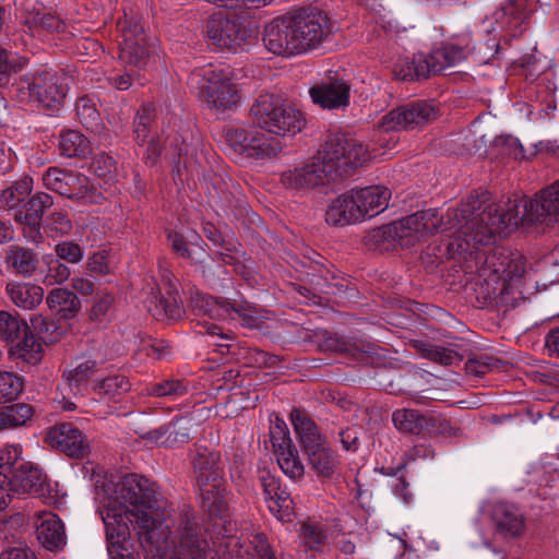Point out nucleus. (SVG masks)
<instances>
[{
	"label": "nucleus",
	"mask_w": 559,
	"mask_h": 559,
	"mask_svg": "<svg viewBox=\"0 0 559 559\" xmlns=\"http://www.w3.org/2000/svg\"><path fill=\"white\" fill-rule=\"evenodd\" d=\"M559 219V212H414L405 218L384 225L372 231V239L380 249L393 245L408 247L426 234L453 230L461 253L483 257L477 253L478 245L496 242L521 228L526 233H542Z\"/></svg>",
	"instance_id": "nucleus-1"
},
{
	"label": "nucleus",
	"mask_w": 559,
	"mask_h": 559,
	"mask_svg": "<svg viewBox=\"0 0 559 559\" xmlns=\"http://www.w3.org/2000/svg\"><path fill=\"white\" fill-rule=\"evenodd\" d=\"M99 513L105 525L109 559H135L129 549L131 531L153 559H157L169 538L164 525L166 501L158 488L135 474L104 484L98 493Z\"/></svg>",
	"instance_id": "nucleus-2"
},
{
	"label": "nucleus",
	"mask_w": 559,
	"mask_h": 559,
	"mask_svg": "<svg viewBox=\"0 0 559 559\" xmlns=\"http://www.w3.org/2000/svg\"><path fill=\"white\" fill-rule=\"evenodd\" d=\"M373 156L357 140L344 134H331L312 162L302 168L285 173L283 182L296 190L318 189L328 193V186L337 177L346 176Z\"/></svg>",
	"instance_id": "nucleus-3"
},
{
	"label": "nucleus",
	"mask_w": 559,
	"mask_h": 559,
	"mask_svg": "<svg viewBox=\"0 0 559 559\" xmlns=\"http://www.w3.org/2000/svg\"><path fill=\"white\" fill-rule=\"evenodd\" d=\"M332 33L328 15L318 10L274 19L264 28L265 48L278 56H293L317 48Z\"/></svg>",
	"instance_id": "nucleus-4"
},
{
	"label": "nucleus",
	"mask_w": 559,
	"mask_h": 559,
	"mask_svg": "<svg viewBox=\"0 0 559 559\" xmlns=\"http://www.w3.org/2000/svg\"><path fill=\"white\" fill-rule=\"evenodd\" d=\"M192 464L203 507L211 515L223 518L227 502L224 495V469L219 453L197 445Z\"/></svg>",
	"instance_id": "nucleus-5"
},
{
	"label": "nucleus",
	"mask_w": 559,
	"mask_h": 559,
	"mask_svg": "<svg viewBox=\"0 0 559 559\" xmlns=\"http://www.w3.org/2000/svg\"><path fill=\"white\" fill-rule=\"evenodd\" d=\"M250 115L260 129L278 136L294 135L305 127L302 112L275 94H261L252 104Z\"/></svg>",
	"instance_id": "nucleus-6"
},
{
	"label": "nucleus",
	"mask_w": 559,
	"mask_h": 559,
	"mask_svg": "<svg viewBox=\"0 0 559 559\" xmlns=\"http://www.w3.org/2000/svg\"><path fill=\"white\" fill-rule=\"evenodd\" d=\"M157 559H209L205 533L192 512L178 515Z\"/></svg>",
	"instance_id": "nucleus-7"
},
{
	"label": "nucleus",
	"mask_w": 559,
	"mask_h": 559,
	"mask_svg": "<svg viewBox=\"0 0 559 559\" xmlns=\"http://www.w3.org/2000/svg\"><path fill=\"white\" fill-rule=\"evenodd\" d=\"M191 82L198 83L206 104L216 110L235 108L240 102L237 86L231 80V72L224 68H209L193 73Z\"/></svg>",
	"instance_id": "nucleus-8"
},
{
	"label": "nucleus",
	"mask_w": 559,
	"mask_h": 559,
	"mask_svg": "<svg viewBox=\"0 0 559 559\" xmlns=\"http://www.w3.org/2000/svg\"><path fill=\"white\" fill-rule=\"evenodd\" d=\"M257 34L254 27L223 12L213 13L206 24L209 43L219 49L242 50L257 38Z\"/></svg>",
	"instance_id": "nucleus-9"
},
{
	"label": "nucleus",
	"mask_w": 559,
	"mask_h": 559,
	"mask_svg": "<svg viewBox=\"0 0 559 559\" xmlns=\"http://www.w3.org/2000/svg\"><path fill=\"white\" fill-rule=\"evenodd\" d=\"M67 76L52 70L37 71L21 81L20 99H34L48 109H59L67 93Z\"/></svg>",
	"instance_id": "nucleus-10"
},
{
	"label": "nucleus",
	"mask_w": 559,
	"mask_h": 559,
	"mask_svg": "<svg viewBox=\"0 0 559 559\" xmlns=\"http://www.w3.org/2000/svg\"><path fill=\"white\" fill-rule=\"evenodd\" d=\"M43 181L46 188L69 199H78L83 205L99 203L103 198L102 193L88 186L86 176L73 170L50 167L45 171Z\"/></svg>",
	"instance_id": "nucleus-11"
},
{
	"label": "nucleus",
	"mask_w": 559,
	"mask_h": 559,
	"mask_svg": "<svg viewBox=\"0 0 559 559\" xmlns=\"http://www.w3.org/2000/svg\"><path fill=\"white\" fill-rule=\"evenodd\" d=\"M98 370V362L87 356L75 358L72 364L64 369L62 378L63 385L57 388L53 402L57 403L63 411L72 412L76 409V405L69 399V394L74 396L83 395L86 382Z\"/></svg>",
	"instance_id": "nucleus-12"
},
{
	"label": "nucleus",
	"mask_w": 559,
	"mask_h": 559,
	"mask_svg": "<svg viewBox=\"0 0 559 559\" xmlns=\"http://www.w3.org/2000/svg\"><path fill=\"white\" fill-rule=\"evenodd\" d=\"M119 29L122 33L119 58L126 64L144 69L150 61V50L143 27L133 17L126 16L119 23Z\"/></svg>",
	"instance_id": "nucleus-13"
},
{
	"label": "nucleus",
	"mask_w": 559,
	"mask_h": 559,
	"mask_svg": "<svg viewBox=\"0 0 559 559\" xmlns=\"http://www.w3.org/2000/svg\"><path fill=\"white\" fill-rule=\"evenodd\" d=\"M391 191L383 186L353 188L337 195L330 210H388Z\"/></svg>",
	"instance_id": "nucleus-14"
},
{
	"label": "nucleus",
	"mask_w": 559,
	"mask_h": 559,
	"mask_svg": "<svg viewBox=\"0 0 559 559\" xmlns=\"http://www.w3.org/2000/svg\"><path fill=\"white\" fill-rule=\"evenodd\" d=\"M394 427L404 433H419L424 430L431 435L451 436L453 428L447 419L435 416L431 413L420 414L409 408H400L393 412Z\"/></svg>",
	"instance_id": "nucleus-15"
},
{
	"label": "nucleus",
	"mask_w": 559,
	"mask_h": 559,
	"mask_svg": "<svg viewBox=\"0 0 559 559\" xmlns=\"http://www.w3.org/2000/svg\"><path fill=\"white\" fill-rule=\"evenodd\" d=\"M436 115L437 110L432 104L417 102L409 106L391 110L384 115L379 122V129L382 132H390L419 127L433 120Z\"/></svg>",
	"instance_id": "nucleus-16"
},
{
	"label": "nucleus",
	"mask_w": 559,
	"mask_h": 559,
	"mask_svg": "<svg viewBox=\"0 0 559 559\" xmlns=\"http://www.w3.org/2000/svg\"><path fill=\"white\" fill-rule=\"evenodd\" d=\"M349 84L337 75L328 76L309 90L316 105L325 109H334L348 105Z\"/></svg>",
	"instance_id": "nucleus-17"
},
{
	"label": "nucleus",
	"mask_w": 559,
	"mask_h": 559,
	"mask_svg": "<svg viewBox=\"0 0 559 559\" xmlns=\"http://www.w3.org/2000/svg\"><path fill=\"white\" fill-rule=\"evenodd\" d=\"M13 497L23 498L26 495H41L46 486V475L31 463H21L17 469L8 475Z\"/></svg>",
	"instance_id": "nucleus-18"
},
{
	"label": "nucleus",
	"mask_w": 559,
	"mask_h": 559,
	"mask_svg": "<svg viewBox=\"0 0 559 559\" xmlns=\"http://www.w3.org/2000/svg\"><path fill=\"white\" fill-rule=\"evenodd\" d=\"M267 508L280 521L289 522L294 511V502L289 492L282 489L276 477L266 474L261 477Z\"/></svg>",
	"instance_id": "nucleus-19"
},
{
	"label": "nucleus",
	"mask_w": 559,
	"mask_h": 559,
	"mask_svg": "<svg viewBox=\"0 0 559 559\" xmlns=\"http://www.w3.org/2000/svg\"><path fill=\"white\" fill-rule=\"evenodd\" d=\"M168 240L173 251L192 264H202L206 259L204 241L194 230L171 231Z\"/></svg>",
	"instance_id": "nucleus-20"
},
{
	"label": "nucleus",
	"mask_w": 559,
	"mask_h": 559,
	"mask_svg": "<svg viewBox=\"0 0 559 559\" xmlns=\"http://www.w3.org/2000/svg\"><path fill=\"white\" fill-rule=\"evenodd\" d=\"M48 440L52 447L58 448L69 456H81L87 448L82 431L72 424L64 423L55 426L48 433Z\"/></svg>",
	"instance_id": "nucleus-21"
},
{
	"label": "nucleus",
	"mask_w": 559,
	"mask_h": 559,
	"mask_svg": "<svg viewBox=\"0 0 559 559\" xmlns=\"http://www.w3.org/2000/svg\"><path fill=\"white\" fill-rule=\"evenodd\" d=\"M35 525L37 538L45 548L56 550L66 545L64 525L57 514L48 511L38 512Z\"/></svg>",
	"instance_id": "nucleus-22"
},
{
	"label": "nucleus",
	"mask_w": 559,
	"mask_h": 559,
	"mask_svg": "<svg viewBox=\"0 0 559 559\" xmlns=\"http://www.w3.org/2000/svg\"><path fill=\"white\" fill-rule=\"evenodd\" d=\"M22 23L32 36H45L47 34L63 33L66 23L57 15L39 8L25 9L22 14Z\"/></svg>",
	"instance_id": "nucleus-23"
},
{
	"label": "nucleus",
	"mask_w": 559,
	"mask_h": 559,
	"mask_svg": "<svg viewBox=\"0 0 559 559\" xmlns=\"http://www.w3.org/2000/svg\"><path fill=\"white\" fill-rule=\"evenodd\" d=\"M290 420L304 454L326 444L316 423L300 409H293Z\"/></svg>",
	"instance_id": "nucleus-24"
},
{
	"label": "nucleus",
	"mask_w": 559,
	"mask_h": 559,
	"mask_svg": "<svg viewBox=\"0 0 559 559\" xmlns=\"http://www.w3.org/2000/svg\"><path fill=\"white\" fill-rule=\"evenodd\" d=\"M197 432V424L191 417H181L167 427L154 431L157 443L165 447H179L187 443Z\"/></svg>",
	"instance_id": "nucleus-25"
},
{
	"label": "nucleus",
	"mask_w": 559,
	"mask_h": 559,
	"mask_svg": "<svg viewBox=\"0 0 559 559\" xmlns=\"http://www.w3.org/2000/svg\"><path fill=\"white\" fill-rule=\"evenodd\" d=\"M508 210H559V180L542 190L533 199L518 193L508 198Z\"/></svg>",
	"instance_id": "nucleus-26"
},
{
	"label": "nucleus",
	"mask_w": 559,
	"mask_h": 559,
	"mask_svg": "<svg viewBox=\"0 0 559 559\" xmlns=\"http://www.w3.org/2000/svg\"><path fill=\"white\" fill-rule=\"evenodd\" d=\"M537 0H511L495 12L502 29L516 28L536 10Z\"/></svg>",
	"instance_id": "nucleus-27"
},
{
	"label": "nucleus",
	"mask_w": 559,
	"mask_h": 559,
	"mask_svg": "<svg viewBox=\"0 0 559 559\" xmlns=\"http://www.w3.org/2000/svg\"><path fill=\"white\" fill-rule=\"evenodd\" d=\"M5 293L13 305L24 310H33L44 299V289L31 282L10 281Z\"/></svg>",
	"instance_id": "nucleus-28"
},
{
	"label": "nucleus",
	"mask_w": 559,
	"mask_h": 559,
	"mask_svg": "<svg viewBox=\"0 0 559 559\" xmlns=\"http://www.w3.org/2000/svg\"><path fill=\"white\" fill-rule=\"evenodd\" d=\"M492 520L499 532L506 536H519L525 528L523 514L514 504L507 502H497L493 506Z\"/></svg>",
	"instance_id": "nucleus-29"
},
{
	"label": "nucleus",
	"mask_w": 559,
	"mask_h": 559,
	"mask_svg": "<svg viewBox=\"0 0 559 559\" xmlns=\"http://www.w3.org/2000/svg\"><path fill=\"white\" fill-rule=\"evenodd\" d=\"M467 57L466 47L454 43H447L431 51L428 60L429 74L442 71L462 63Z\"/></svg>",
	"instance_id": "nucleus-30"
},
{
	"label": "nucleus",
	"mask_w": 559,
	"mask_h": 559,
	"mask_svg": "<svg viewBox=\"0 0 559 559\" xmlns=\"http://www.w3.org/2000/svg\"><path fill=\"white\" fill-rule=\"evenodd\" d=\"M46 304L51 313L59 319H72L81 309V301L73 292L66 288H53L49 292Z\"/></svg>",
	"instance_id": "nucleus-31"
},
{
	"label": "nucleus",
	"mask_w": 559,
	"mask_h": 559,
	"mask_svg": "<svg viewBox=\"0 0 559 559\" xmlns=\"http://www.w3.org/2000/svg\"><path fill=\"white\" fill-rule=\"evenodd\" d=\"M5 260L11 270L25 278L32 277L39 265L36 252L20 246H10L5 251Z\"/></svg>",
	"instance_id": "nucleus-32"
},
{
	"label": "nucleus",
	"mask_w": 559,
	"mask_h": 559,
	"mask_svg": "<svg viewBox=\"0 0 559 559\" xmlns=\"http://www.w3.org/2000/svg\"><path fill=\"white\" fill-rule=\"evenodd\" d=\"M305 455L307 456L309 467L319 477L331 478L338 471L337 455L329 448L328 444L312 450Z\"/></svg>",
	"instance_id": "nucleus-33"
},
{
	"label": "nucleus",
	"mask_w": 559,
	"mask_h": 559,
	"mask_svg": "<svg viewBox=\"0 0 559 559\" xmlns=\"http://www.w3.org/2000/svg\"><path fill=\"white\" fill-rule=\"evenodd\" d=\"M33 189V179L23 177L0 192V210H21Z\"/></svg>",
	"instance_id": "nucleus-34"
},
{
	"label": "nucleus",
	"mask_w": 559,
	"mask_h": 559,
	"mask_svg": "<svg viewBox=\"0 0 559 559\" xmlns=\"http://www.w3.org/2000/svg\"><path fill=\"white\" fill-rule=\"evenodd\" d=\"M246 157L253 159H265L277 156L283 145L280 139L266 136L257 130H251Z\"/></svg>",
	"instance_id": "nucleus-35"
},
{
	"label": "nucleus",
	"mask_w": 559,
	"mask_h": 559,
	"mask_svg": "<svg viewBox=\"0 0 559 559\" xmlns=\"http://www.w3.org/2000/svg\"><path fill=\"white\" fill-rule=\"evenodd\" d=\"M190 307L197 316H207L215 320L225 319L229 312L227 304L202 293L191 297Z\"/></svg>",
	"instance_id": "nucleus-36"
},
{
	"label": "nucleus",
	"mask_w": 559,
	"mask_h": 559,
	"mask_svg": "<svg viewBox=\"0 0 559 559\" xmlns=\"http://www.w3.org/2000/svg\"><path fill=\"white\" fill-rule=\"evenodd\" d=\"M33 416L34 409L26 403L0 407V430L23 427L31 421Z\"/></svg>",
	"instance_id": "nucleus-37"
},
{
	"label": "nucleus",
	"mask_w": 559,
	"mask_h": 559,
	"mask_svg": "<svg viewBox=\"0 0 559 559\" xmlns=\"http://www.w3.org/2000/svg\"><path fill=\"white\" fill-rule=\"evenodd\" d=\"M394 74L401 80L426 79L430 75L428 60L424 55L400 59L394 66Z\"/></svg>",
	"instance_id": "nucleus-38"
},
{
	"label": "nucleus",
	"mask_w": 559,
	"mask_h": 559,
	"mask_svg": "<svg viewBox=\"0 0 559 559\" xmlns=\"http://www.w3.org/2000/svg\"><path fill=\"white\" fill-rule=\"evenodd\" d=\"M276 460L282 472L293 480L304 477L305 467L293 444L275 449Z\"/></svg>",
	"instance_id": "nucleus-39"
},
{
	"label": "nucleus",
	"mask_w": 559,
	"mask_h": 559,
	"mask_svg": "<svg viewBox=\"0 0 559 559\" xmlns=\"http://www.w3.org/2000/svg\"><path fill=\"white\" fill-rule=\"evenodd\" d=\"M59 148L66 157L84 156L90 152V142L75 130H67L60 134Z\"/></svg>",
	"instance_id": "nucleus-40"
},
{
	"label": "nucleus",
	"mask_w": 559,
	"mask_h": 559,
	"mask_svg": "<svg viewBox=\"0 0 559 559\" xmlns=\"http://www.w3.org/2000/svg\"><path fill=\"white\" fill-rule=\"evenodd\" d=\"M130 383L122 374H111L93 381L94 393L109 399H115L128 392Z\"/></svg>",
	"instance_id": "nucleus-41"
},
{
	"label": "nucleus",
	"mask_w": 559,
	"mask_h": 559,
	"mask_svg": "<svg viewBox=\"0 0 559 559\" xmlns=\"http://www.w3.org/2000/svg\"><path fill=\"white\" fill-rule=\"evenodd\" d=\"M300 546L304 550L318 551L324 545L328 534L326 530L320 524L304 523L298 534Z\"/></svg>",
	"instance_id": "nucleus-42"
},
{
	"label": "nucleus",
	"mask_w": 559,
	"mask_h": 559,
	"mask_svg": "<svg viewBox=\"0 0 559 559\" xmlns=\"http://www.w3.org/2000/svg\"><path fill=\"white\" fill-rule=\"evenodd\" d=\"M190 151L188 145L179 147L178 160L176 163L175 173L177 179L180 181L189 180L190 178L200 177V162L197 156L189 155Z\"/></svg>",
	"instance_id": "nucleus-43"
},
{
	"label": "nucleus",
	"mask_w": 559,
	"mask_h": 559,
	"mask_svg": "<svg viewBox=\"0 0 559 559\" xmlns=\"http://www.w3.org/2000/svg\"><path fill=\"white\" fill-rule=\"evenodd\" d=\"M75 110L80 122L88 130L98 131L102 126L100 115L92 98L83 96L76 100Z\"/></svg>",
	"instance_id": "nucleus-44"
},
{
	"label": "nucleus",
	"mask_w": 559,
	"mask_h": 559,
	"mask_svg": "<svg viewBox=\"0 0 559 559\" xmlns=\"http://www.w3.org/2000/svg\"><path fill=\"white\" fill-rule=\"evenodd\" d=\"M24 379L11 371H0V403L16 400L24 390Z\"/></svg>",
	"instance_id": "nucleus-45"
},
{
	"label": "nucleus",
	"mask_w": 559,
	"mask_h": 559,
	"mask_svg": "<svg viewBox=\"0 0 559 559\" xmlns=\"http://www.w3.org/2000/svg\"><path fill=\"white\" fill-rule=\"evenodd\" d=\"M27 330L24 321L8 311H0V340L14 342Z\"/></svg>",
	"instance_id": "nucleus-46"
},
{
	"label": "nucleus",
	"mask_w": 559,
	"mask_h": 559,
	"mask_svg": "<svg viewBox=\"0 0 559 559\" xmlns=\"http://www.w3.org/2000/svg\"><path fill=\"white\" fill-rule=\"evenodd\" d=\"M464 205L467 210H491L492 207H496V210H503V206L508 210V206L512 205V203H509L508 200L503 205L497 203L496 199L492 198L489 191L479 188L472 191L465 198Z\"/></svg>",
	"instance_id": "nucleus-47"
},
{
	"label": "nucleus",
	"mask_w": 559,
	"mask_h": 559,
	"mask_svg": "<svg viewBox=\"0 0 559 559\" xmlns=\"http://www.w3.org/2000/svg\"><path fill=\"white\" fill-rule=\"evenodd\" d=\"M223 135L226 144L235 154L246 156L251 131L242 127H227Z\"/></svg>",
	"instance_id": "nucleus-48"
},
{
	"label": "nucleus",
	"mask_w": 559,
	"mask_h": 559,
	"mask_svg": "<svg viewBox=\"0 0 559 559\" xmlns=\"http://www.w3.org/2000/svg\"><path fill=\"white\" fill-rule=\"evenodd\" d=\"M22 452L20 444H5L0 450V473L12 475L21 463H25L22 460Z\"/></svg>",
	"instance_id": "nucleus-49"
},
{
	"label": "nucleus",
	"mask_w": 559,
	"mask_h": 559,
	"mask_svg": "<svg viewBox=\"0 0 559 559\" xmlns=\"http://www.w3.org/2000/svg\"><path fill=\"white\" fill-rule=\"evenodd\" d=\"M154 107L150 104L142 106L134 119V138L139 145H144L150 136V124L153 117Z\"/></svg>",
	"instance_id": "nucleus-50"
},
{
	"label": "nucleus",
	"mask_w": 559,
	"mask_h": 559,
	"mask_svg": "<svg viewBox=\"0 0 559 559\" xmlns=\"http://www.w3.org/2000/svg\"><path fill=\"white\" fill-rule=\"evenodd\" d=\"M270 421V438L274 450L290 445L292 440L289 438V431L286 423L277 415H274V417L271 418Z\"/></svg>",
	"instance_id": "nucleus-51"
},
{
	"label": "nucleus",
	"mask_w": 559,
	"mask_h": 559,
	"mask_svg": "<svg viewBox=\"0 0 559 559\" xmlns=\"http://www.w3.org/2000/svg\"><path fill=\"white\" fill-rule=\"evenodd\" d=\"M366 212H325L324 219L328 224L343 227L370 219L373 215L366 217Z\"/></svg>",
	"instance_id": "nucleus-52"
},
{
	"label": "nucleus",
	"mask_w": 559,
	"mask_h": 559,
	"mask_svg": "<svg viewBox=\"0 0 559 559\" xmlns=\"http://www.w3.org/2000/svg\"><path fill=\"white\" fill-rule=\"evenodd\" d=\"M56 254L59 259L69 263H79L84 258L83 249L73 241H61L55 247Z\"/></svg>",
	"instance_id": "nucleus-53"
},
{
	"label": "nucleus",
	"mask_w": 559,
	"mask_h": 559,
	"mask_svg": "<svg viewBox=\"0 0 559 559\" xmlns=\"http://www.w3.org/2000/svg\"><path fill=\"white\" fill-rule=\"evenodd\" d=\"M188 392V386L182 380H169L154 386L153 393L157 396H182Z\"/></svg>",
	"instance_id": "nucleus-54"
},
{
	"label": "nucleus",
	"mask_w": 559,
	"mask_h": 559,
	"mask_svg": "<svg viewBox=\"0 0 559 559\" xmlns=\"http://www.w3.org/2000/svg\"><path fill=\"white\" fill-rule=\"evenodd\" d=\"M90 169L99 178L107 177L115 170V162L105 153L97 154L93 157Z\"/></svg>",
	"instance_id": "nucleus-55"
},
{
	"label": "nucleus",
	"mask_w": 559,
	"mask_h": 559,
	"mask_svg": "<svg viewBox=\"0 0 559 559\" xmlns=\"http://www.w3.org/2000/svg\"><path fill=\"white\" fill-rule=\"evenodd\" d=\"M17 356L28 364L35 365L40 360V345L33 340L25 338L17 349Z\"/></svg>",
	"instance_id": "nucleus-56"
},
{
	"label": "nucleus",
	"mask_w": 559,
	"mask_h": 559,
	"mask_svg": "<svg viewBox=\"0 0 559 559\" xmlns=\"http://www.w3.org/2000/svg\"><path fill=\"white\" fill-rule=\"evenodd\" d=\"M496 254L486 255L483 265L477 269L478 276L483 277L486 282L495 281L504 271L502 264L500 266L496 265Z\"/></svg>",
	"instance_id": "nucleus-57"
},
{
	"label": "nucleus",
	"mask_w": 559,
	"mask_h": 559,
	"mask_svg": "<svg viewBox=\"0 0 559 559\" xmlns=\"http://www.w3.org/2000/svg\"><path fill=\"white\" fill-rule=\"evenodd\" d=\"M114 302V296L111 294H103L99 296L97 301L94 304L91 310V318L95 321H103L109 313Z\"/></svg>",
	"instance_id": "nucleus-58"
},
{
	"label": "nucleus",
	"mask_w": 559,
	"mask_h": 559,
	"mask_svg": "<svg viewBox=\"0 0 559 559\" xmlns=\"http://www.w3.org/2000/svg\"><path fill=\"white\" fill-rule=\"evenodd\" d=\"M70 274V269L66 264L57 261L55 265L49 266L44 283L50 286L61 284L69 278Z\"/></svg>",
	"instance_id": "nucleus-59"
},
{
	"label": "nucleus",
	"mask_w": 559,
	"mask_h": 559,
	"mask_svg": "<svg viewBox=\"0 0 559 559\" xmlns=\"http://www.w3.org/2000/svg\"><path fill=\"white\" fill-rule=\"evenodd\" d=\"M53 205L51 195L45 192H37L29 197L25 201V207L27 210H46Z\"/></svg>",
	"instance_id": "nucleus-60"
},
{
	"label": "nucleus",
	"mask_w": 559,
	"mask_h": 559,
	"mask_svg": "<svg viewBox=\"0 0 559 559\" xmlns=\"http://www.w3.org/2000/svg\"><path fill=\"white\" fill-rule=\"evenodd\" d=\"M50 228L57 234L64 235L72 229V224L63 212H52L50 216Z\"/></svg>",
	"instance_id": "nucleus-61"
},
{
	"label": "nucleus",
	"mask_w": 559,
	"mask_h": 559,
	"mask_svg": "<svg viewBox=\"0 0 559 559\" xmlns=\"http://www.w3.org/2000/svg\"><path fill=\"white\" fill-rule=\"evenodd\" d=\"M250 543L253 545V548L260 559H275L264 535H254Z\"/></svg>",
	"instance_id": "nucleus-62"
},
{
	"label": "nucleus",
	"mask_w": 559,
	"mask_h": 559,
	"mask_svg": "<svg viewBox=\"0 0 559 559\" xmlns=\"http://www.w3.org/2000/svg\"><path fill=\"white\" fill-rule=\"evenodd\" d=\"M88 267L92 272L106 274L108 270L107 254L105 251L94 253L88 260Z\"/></svg>",
	"instance_id": "nucleus-63"
},
{
	"label": "nucleus",
	"mask_w": 559,
	"mask_h": 559,
	"mask_svg": "<svg viewBox=\"0 0 559 559\" xmlns=\"http://www.w3.org/2000/svg\"><path fill=\"white\" fill-rule=\"evenodd\" d=\"M545 348L549 356L559 357V328L552 329L546 334Z\"/></svg>",
	"instance_id": "nucleus-64"
}]
</instances>
